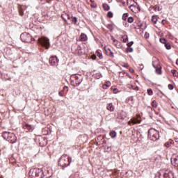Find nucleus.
Listing matches in <instances>:
<instances>
[{
	"label": "nucleus",
	"mask_w": 178,
	"mask_h": 178,
	"mask_svg": "<svg viewBox=\"0 0 178 178\" xmlns=\"http://www.w3.org/2000/svg\"><path fill=\"white\" fill-rule=\"evenodd\" d=\"M70 163H72V157L67 154H63L58 161V166H60L63 169L70 166Z\"/></svg>",
	"instance_id": "f257e3e1"
},
{
	"label": "nucleus",
	"mask_w": 178,
	"mask_h": 178,
	"mask_svg": "<svg viewBox=\"0 0 178 178\" xmlns=\"http://www.w3.org/2000/svg\"><path fill=\"white\" fill-rule=\"evenodd\" d=\"M29 176L31 178H42L44 177V170L41 168H33L30 170Z\"/></svg>",
	"instance_id": "f03ea898"
},
{
	"label": "nucleus",
	"mask_w": 178,
	"mask_h": 178,
	"mask_svg": "<svg viewBox=\"0 0 178 178\" xmlns=\"http://www.w3.org/2000/svg\"><path fill=\"white\" fill-rule=\"evenodd\" d=\"M148 138L152 141H158L159 140V131L154 128L148 131Z\"/></svg>",
	"instance_id": "7ed1b4c3"
},
{
	"label": "nucleus",
	"mask_w": 178,
	"mask_h": 178,
	"mask_svg": "<svg viewBox=\"0 0 178 178\" xmlns=\"http://www.w3.org/2000/svg\"><path fill=\"white\" fill-rule=\"evenodd\" d=\"M71 84L73 87H79V85L83 82V77L81 75H72L70 77Z\"/></svg>",
	"instance_id": "20e7f679"
},
{
	"label": "nucleus",
	"mask_w": 178,
	"mask_h": 178,
	"mask_svg": "<svg viewBox=\"0 0 178 178\" xmlns=\"http://www.w3.org/2000/svg\"><path fill=\"white\" fill-rule=\"evenodd\" d=\"M20 39L23 42H31L33 41V37L30 33L25 32L21 34Z\"/></svg>",
	"instance_id": "39448f33"
},
{
	"label": "nucleus",
	"mask_w": 178,
	"mask_h": 178,
	"mask_svg": "<svg viewBox=\"0 0 178 178\" xmlns=\"http://www.w3.org/2000/svg\"><path fill=\"white\" fill-rule=\"evenodd\" d=\"M39 42L41 45L46 47V49H48L51 47V43H49V39L47 37H42L39 39Z\"/></svg>",
	"instance_id": "423d86ee"
},
{
	"label": "nucleus",
	"mask_w": 178,
	"mask_h": 178,
	"mask_svg": "<svg viewBox=\"0 0 178 178\" xmlns=\"http://www.w3.org/2000/svg\"><path fill=\"white\" fill-rule=\"evenodd\" d=\"M152 66L154 67L156 70V73L157 74H162V71L161 70V65H159V61L158 60H155L152 61Z\"/></svg>",
	"instance_id": "0eeeda50"
},
{
	"label": "nucleus",
	"mask_w": 178,
	"mask_h": 178,
	"mask_svg": "<svg viewBox=\"0 0 178 178\" xmlns=\"http://www.w3.org/2000/svg\"><path fill=\"white\" fill-rule=\"evenodd\" d=\"M49 63L51 66H58L59 59H58L56 56H52L49 58Z\"/></svg>",
	"instance_id": "6e6552de"
},
{
	"label": "nucleus",
	"mask_w": 178,
	"mask_h": 178,
	"mask_svg": "<svg viewBox=\"0 0 178 178\" xmlns=\"http://www.w3.org/2000/svg\"><path fill=\"white\" fill-rule=\"evenodd\" d=\"M17 140V138L16 137V135L13 133L10 134L8 138L7 139V141L8 143H10L11 144H15Z\"/></svg>",
	"instance_id": "1a4fd4ad"
},
{
	"label": "nucleus",
	"mask_w": 178,
	"mask_h": 178,
	"mask_svg": "<svg viewBox=\"0 0 178 178\" xmlns=\"http://www.w3.org/2000/svg\"><path fill=\"white\" fill-rule=\"evenodd\" d=\"M117 118L120 120H124L127 118V113L124 111H119Z\"/></svg>",
	"instance_id": "9d476101"
},
{
	"label": "nucleus",
	"mask_w": 178,
	"mask_h": 178,
	"mask_svg": "<svg viewBox=\"0 0 178 178\" xmlns=\"http://www.w3.org/2000/svg\"><path fill=\"white\" fill-rule=\"evenodd\" d=\"M171 163L173 166H178V155L174 154L171 158Z\"/></svg>",
	"instance_id": "9b49d317"
},
{
	"label": "nucleus",
	"mask_w": 178,
	"mask_h": 178,
	"mask_svg": "<svg viewBox=\"0 0 178 178\" xmlns=\"http://www.w3.org/2000/svg\"><path fill=\"white\" fill-rule=\"evenodd\" d=\"M23 129H24V130H28V131H33V130H34V126L31 125L27 123H24L23 124Z\"/></svg>",
	"instance_id": "f8f14e48"
},
{
	"label": "nucleus",
	"mask_w": 178,
	"mask_h": 178,
	"mask_svg": "<svg viewBox=\"0 0 178 178\" xmlns=\"http://www.w3.org/2000/svg\"><path fill=\"white\" fill-rule=\"evenodd\" d=\"M163 176L165 178H175L173 172L170 170H165V172L163 174Z\"/></svg>",
	"instance_id": "ddd939ff"
},
{
	"label": "nucleus",
	"mask_w": 178,
	"mask_h": 178,
	"mask_svg": "<svg viewBox=\"0 0 178 178\" xmlns=\"http://www.w3.org/2000/svg\"><path fill=\"white\" fill-rule=\"evenodd\" d=\"M137 123H141V121L137 118H131V120L128 122L129 126H131V124H137Z\"/></svg>",
	"instance_id": "4468645a"
},
{
	"label": "nucleus",
	"mask_w": 178,
	"mask_h": 178,
	"mask_svg": "<svg viewBox=\"0 0 178 178\" xmlns=\"http://www.w3.org/2000/svg\"><path fill=\"white\" fill-rule=\"evenodd\" d=\"M42 170H43V177L44 176H46V178L51 177V173L49 169L48 168L45 169L44 168H42Z\"/></svg>",
	"instance_id": "2eb2a0df"
},
{
	"label": "nucleus",
	"mask_w": 178,
	"mask_h": 178,
	"mask_svg": "<svg viewBox=\"0 0 178 178\" xmlns=\"http://www.w3.org/2000/svg\"><path fill=\"white\" fill-rule=\"evenodd\" d=\"M39 144L41 147H45L48 144V140L45 138H42L39 140Z\"/></svg>",
	"instance_id": "dca6fc26"
},
{
	"label": "nucleus",
	"mask_w": 178,
	"mask_h": 178,
	"mask_svg": "<svg viewBox=\"0 0 178 178\" xmlns=\"http://www.w3.org/2000/svg\"><path fill=\"white\" fill-rule=\"evenodd\" d=\"M88 40V38L87 37V35L85 33H81L79 37V41H87Z\"/></svg>",
	"instance_id": "f3484780"
},
{
	"label": "nucleus",
	"mask_w": 178,
	"mask_h": 178,
	"mask_svg": "<svg viewBox=\"0 0 178 178\" xmlns=\"http://www.w3.org/2000/svg\"><path fill=\"white\" fill-rule=\"evenodd\" d=\"M10 132H8V131H4L2 134V137L3 138H4L5 140H8V138H9V136L10 135Z\"/></svg>",
	"instance_id": "a211bd4d"
},
{
	"label": "nucleus",
	"mask_w": 178,
	"mask_h": 178,
	"mask_svg": "<svg viewBox=\"0 0 178 178\" xmlns=\"http://www.w3.org/2000/svg\"><path fill=\"white\" fill-rule=\"evenodd\" d=\"M61 17L64 19V22H67L66 19H67V20H70V15L66 13L61 15Z\"/></svg>",
	"instance_id": "6ab92c4d"
},
{
	"label": "nucleus",
	"mask_w": 178,
	"mask_h": 178,
	"mask_svg": "<svg viewBox=\"0 0 178 178\" xmlns=\"http://www.w3.org/2000/svg\"><path fill=\"white\" fill-rule=\"evenodd\" d=\"M107 109L108 111H110V112H113V111H115V107H113V104L112 103L108 104V105L107 106Z\"/></svg>",
	"instance_id": "aec40b11"
},
{
	"label": "nucleus",
	"mask_w": 178,
	"mask_h": 178,
	"mask_svg": "<svg viewBox=\"0 0 178 178\" xmlns=\"http://www.w3.org/2000/svg\"><path fill=\"white\" fill-rule=\"evenodd\" d=\"M97 54V56H98V58H99V59H103L104 56H102V51L101 50H97L96 51Z\"/></svg>",
	"instance_id": "412c9836"
},
{
	"label": "nucleus",
	"mask_w": 178,
	"mask_h": 178,
	"mask_svg": "<svg viewBox=\"0 0 178 178\" xmlns=\"http://www.w3.org/2000/svg\"><path fill=\"white\" fill-rule=\"evenodd\" d=\"M158 19H159L158 15H153L152 17V22H153V23H154V24H156V22H158Z\"/></svg>",
	"instance_id": "4be33fe9"
},
{
	"label": "nucleus",
	"mask_w": 178,
	"mask_h": 178,
	"mask_svg": "<svg viewBox=\"0 0 178 178\" xmlns=\"http://www.w3.org/2000/svg\"><path fill=\"white\" fill-rule=\"evenodd\" d=\"M71 23L74 24H77V17H70Z\"/></svg>",
	"instance_id": "5701e85b"
},
{
	"label": "nucleus",
	"mask_w": 178,
	"mask_h": 178,
	"mask_svg": "<svg viewBox=\"0 0 178 178\" xmlns=\"http://www.w3.org/2000/svg\"><path fill=\"white\" fill-rule=\"evenodd\" d=\"M103 9L106 11H108L109 10V9H111V7L109 6L108 4H106V3H104L103 4Z\"/></svg>",
	"instance_id": "b1692460"
},
{
	"label": "nucleus",
	"mask_w": 178,
	"mask_h": 178,
	"mask_svg": "<svg viewBox=\"0 0 178 178\" xmlns=\"http://www.w3.org/2000/svg\"><path fill=\"white\" fill-rule=\"evenodd\" d=\"M116 131H111L109 134L111 138H115V137H116Z\"/></svg>",
	"instance_id": "393cba45"
},
{
	"label": "nucleus",
	"mask_w": 178,
	"mask_h": 178,
	"mask_svg": "<svg viewBox=\"0 0 178 178\" xmlns=\"http://www.w3.org/2000/svg\"><path fill=\"white\" fill-rule=\"evenodd\" d=\"M122 39L123 42H127V41H129V38L127 37V35L122 36Z\"/></svg>",
	"instance_id": "a878e982"
},
{
	"label": "nucleus",
	"mask_w": 178,
	"mask_h": 178,
	"mask_svg": "<svg viewBox=\"0 0 178 178\" xmlns=\"http://www.w3.org/2000/svg\"><path fill=\"white\" fill-rule=\"evenodd\" d=\"M127 17H129V13H124L122 15V20H127Z\"/></svg>",
	"instance_id": "bb28decb"
},
{
	"label": "nucleus",
	"mask_w": 178,
	"mask_h": 178,
	"mask_svg": "<svg viewBox=\"0 0 178 178\" xmlns=\"http://www.w3.org/2000/svg\"><path fill=\"white\" fill-rule=\"evenodd\" d=\"M128 23H133L134 22V18L133 17H129L127 18Z\"/></svg>",
	"instance_id": "cd10ccee"
},
{
	"label": "nucleus",
	"mask_w": 178,
	"mask_h": 178,
	"mask_svg": "<svg viewBox=\"0 0 178 178\" xmlns=\"http://www.w3.org/2000/svg\"><path fill=\"white\" fill-rule=\"evenodd\" d=\"M108 51L110 52L108 54V56H111V58H114V55H113V52L112 50H111V49H108Z\"/></svg>",
	"instance_id": "c85d7f7f"
},
{
	"label": "nucleus",
	"mask_w": 178,
	"mask_h": 178,
	"mask_svg": "<svg viewBox=\"0 0 178 178\" xmlns=\"http://www.w3.org/2000/svg\"><path fill=\"white\" fill-rule=\"evenodd\" d=\"M152 106L153 108H156V107L158 106V104H156V101L153 100V101L152 102Z\"/></svg>",
	"instance_id": "c756f323"
},
{
	"label": "nucleus",
	"mask_w": 178,
	"mask_h": 178,
	"mask_svg": "<svg viewBox=\"0 0 178 178\" xmlns=\"http://www.w3.org/2000/svg\"><path fill=\"white\" fill-rule=\"evenodd\" d=\"M147 92L148 95H154V91H152V89H147Z\"/></svg>",
	"instance_id": "7c9ffc66"
},
{
	"label": "nucleus",
	"mask_w": 178,
	"mask_h": 178,
	"mask_svg": "<svg viewBox=\"0 0 178 178\" xmlns=\"http://www.w3.org/2000/svg\"><path fill=\"white\" fill-rule=\"evenodd\" d=\"M113 45H115L116 48H119L120 47V42L117 40V42H113Z\"/></svg>",
	"instance_id": "2f4dec72"
},
{
	"label": "nucleus",
	"mask_w": 178,
	"mask_h": 178,
	"mask_svg": "<svg viewBox=\"0 0 178 178\" xmlns=\"http://www.w3.org/2000/svg\"><path fill=\"white\" fill-rule=\"evenodd\" d=\"M160 42H161V44H164V45L167 43L166 39L165 38H160Z\"/></svg>",
	"instance_id": "473e14b6"
},
{
	"label": "nucleus",
	"mask_w": 178,
	"mask_h": 178,
	"mask_svg": "<svg viewBox=\"0 0 178 178\" xmlns=\"http://www.w3.org/2000/svg\"><path fill=\"white\" fill-rule=\"evenodd\" d=\"M108 87H111V82H106L104 85V88H108Z\"/></svg>",
	"instance_id": "72a5a7b5"
},
{
	"label": "nucleus",
	"mask_w": 178,
	"mask_h": 178,
	"mask_svg": "<svg viewBox=\"0 0 178 178\" xmlns=\"http://www.w3.org/2000/svg\"><path fill=\"white\" fill-rule=\"evenodd\" d=\"M165 47L166 48V49H171L172 47L170 46V43H165Z\"/></svg>",
	"instance_id": "f704fd0d"
},
{
	"label": "nucleus",
	"mask_w": 178,
	"mask_h": 178,
	"mask_svg": "<svg viewBox=\"0 0 178 178\" xmlns=\"http://www.w3.org/2000/svg\"><path fill=\"white\" fill-rule=\"evenodd\" d=\"M121 66H122V67H129V64L127 63H121Z\"/></svg>",
	"instance_id": "c9c22d12"
},
{
	"label": "nucleus",
	"mask_w": 178,
	"mask_h": 178,
	"mask_svg": "<svg viewBox=\"0 0 178 178\" xmlns=\"http://www.w3.org/2000/svg\"><path fill=\"white\" fill-rule=\"evenodd\" d=\"M129 9L132 11V12H134V9H136V6H134V5H131L130 6H129Z\"/></svg>",
	"instance_id": "e433bc0d"
},
{
	"label": "nucleus",
	"mask_w": 178,
	"mask_h": 178,
	"mask_svg": "<svg viewBox=\"0 0 178 178\" xmlns=\"http://www.w3.org/2000/svg\"><path fill=\"white\" fill-rule=\"evenodd\" d=\"M107 16H108V17H113V13L109 11V12L107 13Z\"/></svg>",
	"instance_id": "4c0bfd02"
},
{
	"label": "nucleus",
	"mask_w": 178,
	"mask_h": 178,
	"mask_svg": "<svg viewBox=\"0 0 178 178\" xmlns=\"http://www.w3.org/2000/svg\"><path fill=\"white\" fill-rule=\"evenodd\" d=\"M172 73L174 77H177V71H176V70H172Z\"/></svg>",
	"instance_id": "58836bf2"
},
{
	"label": "nucleus",
	"mask_w": 178,
	"mask_h": 178,
	"mask_svg": "<svg viewBox=\"0 0 178 178\" xmlns=\"http://www.w3.org/2000/svg\"><path fill=\"white\" fill-rule=\"evenodd\" d=\"M127 52H133V47H127Z\"/></svg>",
	"instance_id": "ea45409f"
},
{
	"label": "nucleus",
	"mask_w": 178,
	"mask_h": 178,
	"mask_svg": "<svg viewBox=\"0 0 178 178\" xmlns=\"http://www.w3.org/2000/svg\"><path fill=\"white\" fill-rule=\"evenodd\" d=\"M133 44H134V42L131 41V42H128L127 44V45L128 47H131V45H133Z\"/></svg>",
	"instance_id": "a19ab883"
},
{
	"label": "nucleus",
	"mask_w": 178,
	"mask_h": 178,
	"mask_svg": "<svg viewBox=\"0 0 178 178\" xmlns=\"http://www.w3.org/2000/svg\"><path fill=\"white\" fill-rule=\"evenodd\" d=\"M111 38L113 42H118V40L115 39V38L113 35H111Z\"/></svg>",
	"instance_id": "79ce46f5"
},
{
	"label": "nucleus",
	"mask_w": 178,
	"mask_h": 178,
	"mask_svg": "<svg viewBox=\"0 0 178 178\" xmlns=\"http://www.w3.org/2000/svg\"><path fill=\"white\" fill-rule=\"evenodd\" d=\"M139 69H140V70H143V69H144V65L139 64Z\"/></svg>",
	"instance_id": "37998d69"
},
{
	"label": "nucleus",
	"mask_w": 178,
	"mask_h": 178,
	"mask_svg": "<svg viewBox=\"0 0 178 178\" xmlns=\"http://www.w3.org/2000/svg\"><path fill=\"white\" fill-rule=\"evenodd\" d=\"M173 88H174L173 85H172V84L168 85V89L169 90H173Z\"/></svg>",
	"instance_id": "c03bdc74"
},
{
	"label": "nucleus",
	"mask_w": 178,
	"mask_h": 178,
	"mask_svg": "<svg viewBox=\"0 0 178 178\" xmlns=\"http://www.w3.org/2000/svg\"><path fill=\"white\" fill-rule=\"evenodd\" d=\"M165 147H166L167 148H169V147H170V143H169V142H166V143H165Z\"/></svg>",
	"instance_id": "a18cd8bd"
},
{
	"label": "nucleus",
	"mask_w": 178,
	"mask_h": 178,
	"mask_svg": "<svg viewBox=\"0 0 178 178\" xmlns=\"http://www.w3.org/2000/svg\"><path fill=\"white\" fill-rule=\"evenodd\" d=\"M58 95H60V97H63V91L59 92Z\"/></svg>",
	"instance_id": "49530a36"
},
{
	"label": "nucleus",
	"mask_w": 178,
	"mask_h": 178,
	"mask_svg": "<svg viewBox=\"0 0 178 178\" xmlns=\"http://www.w3.org/2000/svg\"><path fill=\"white\" fill-rule=\"evenodd\" d=\"M113 92L114 94H118V89L114 88L113 90Z\"/></svg>",
	"instance_id": "de8ad7c7"
},
{
	"label": "nucleus",
	"mask_w": 178,
	"mask_h": 178,
	"mask_svg": "<svg viewBox=\"0 0 178 178\" xmlns=\"http://www.w3.org/2000/svg\"><path fill=\"white\" fill-rule=\"evenodd\" d=\"M145 38H148V37H149V33H145Z\"/></svg>",
	"instance_id": "09e8293b"
},
{
	"label": "nucleus",
	"mask_w": 178,
	"mask_h": 178,
	"mask_svg": "<svg viewBox=\"0 0 178 178\" xmlns=\"http://www.w3.org/2000/svg\"><path fill=\"white\" fill-rule=\"evenodd\" d=\"M90 6L91 8H97V4H91Z\"/></svg>",
	"instance_id": "8fccbe9b"
},
{
	"label": "nucleus",
	"mask_w": 178,
	"mask_h": 178,
	"mask_svg": "<svg viewBox=\"0 0 178 178\" xmlns=\"http://www.w3.org/2000/svg\"><path fill=\"white\" fill-rule=\"evenodd\" d=\"M97 79H101V77H102V74H97Z\"/></svg>",
	"instance_id": "3c124183"
},
{
	"label": "nucleus",
	"mask_w": 178,
	"mask_h": 178,
	"mask_svg": "<svg viewBox=\"0 0 178 178\" xmlns=\"http://www.w3.org/2000/svg\"><path fill=\"white\" fill-rule=\"evenodd\" d=\"M152 9L154 10V12H156V10H157V7H156V6H154L153 8H152Z\"/></svg>",
	"instance_id": "603ef678"
},
{
	"label": "nucleus",
	"mask_w": 178,
	"mask_h": 178,
	"mask_svg": "<svg viewBox=\"0 0 178 178\" xmlns=\"http://www.w3.org/2000/svg\"><path fill=\"white\" fill-rule=\"evenodd\" d=\"M63 90H66V91H68L69 87H67V86H64Z\"/></svg>",
	"instance_id": "864d4df0"
},
{
	"label": "nucleus",
	"mask_w": 178,
	"mask_h": 178,
	"mask_svg": "<svg viewBox=\"0 0 178 178\" xmlns=\"http://www.w3.org/2000/svg\"><path fill=\"white\" fill-rule=\"evenodd\" d=\"M129 72H130L131 73H134V70H133V68H130V69H129Z\"/></svg>",
	"instance_id": "5fc2aeb1"
},
{
	"label": "nucleus",
	"mask_w": 178,
	"mask_h": 178,
	"mask_svg": "<svg viewBox=\"0 0 178 178\" xmlns=\"http://www.w3.org/2000/svg\"><path fill=\"white\" fill-rule=\"evenodd\" d=\"M19 15H20V16H23L24 13H23V11H22V10H20V11H19Z\"/></svg>",
	"instance_id": "6e6d98bb"
},
{
	"label": "nucleus",
	"mask_w": 178,
	"mask_h": 178,
	"mask_svg": "<svg viewBox=\"0 0 178 178\" xmlns=\"http://www.w3.org/2000/svg\"><path fill=\"white\" fill-rule=\"evenodd\" d=\"M164 22H165V19H163V20L161 21L162 24H164Z\"/></svg>",
	"instance_id": "4d7b16f0"
},
{
	"label": "nucleus",
	"mask_w": 178,
	"mask_h": 178,
	"mask_svg": "<svg viewBox=\"0 0 178 178\" xmlns=\"http://www.w3.org/2000/svg\"><path fill=\"white\" fill-rule=\"evenodd\" d=\"M139 27H143V24H140L139 25Z\"/></svg>",
	"instance_id": "13d9d810"
},
{
	"label": "nucleus",
	"mask_w": 178,
	"mask_h": 178,
	"mask_svg": "<svg viewBox=\"0 0 178 178\" xmlns=\"http://www.w3.org/2000/svg\"><path fill=\"white\" fill-rule=\"evenodd\" d=\"M161 10V8L158 7V11L159 12Z\"/></svg>",
	"instance_id": "bf43d9fd"
},
{
	"label": "nucleus",
	"mask_w": 178,
	"mask_h": 178,
	"mask_svg": "<svg viewBox=\"0 0 178 178\" xmlns=\"http://www.w3.org/2000/svg\"><path fill=\"white\" fill-rule=\"evenodd\" d=\"M151 9H152V7H150L149 10H151Z\"/></svg>",
	"instance_id": "052dcab7"
},
{
	"label": "nucleus",
	"mask_w": 178,
	"mask_h": 178,
	"mask_svg": "<svg viewBox=\"0 0 178 178\" xmlns=\"http://www.w3.org/2000/svg\"><path fill=\"white\" fill-rule=\"evenodd\" d=\"M136 90H138V87H136Z\"/></svg>",
	"instance_id": "680f3d73"
},
{
	"label": "nucleus",
	"mask_w": 178,
	"mask_h": 178,
	"mask_svg": "<svg viewBox=\"0 0 178 178\" xmlns=\"http://www.w3.org/2000/svg\"><path fill=\"white\" fill-rule=\"evenodd\" d=\"M109 27H112V25H108Z\"/></svg>",
	"instance_id": "e2e57ef3"
},
{
	"label": "nucleus",
	"mask_w": 178,
	"mask_h": 178,
	"mask_svg": "<svg viewBox=\"0 0 178 178\" xmlns=\"http://www.w3.org/2000/svg\"><path fill=\"white\" fill-rule=\"evenodd\" d=\"M161 94L162 95H163V93L162 92H161Z\"/></svg>",
	"instance_id": "0e129e2a"
},
{
	"label": "nucleus",
	"mask_w": 178,
	"mask_h": 178,
	"mask_svg": "<svg viewBox=\"0 0 178 178\" xmlns=\"http://www.w3.org/2000/svg\"><path fill=\"white\" fill-rule=\"evenodd\" d=\"M125 26H127V23H125Z\"/></svg>",
	"instance_id": "69168bd1"
},
{
	"label": "nucleus",
	"mask_w": 178,
	"mask_h": 178,
	"mask_svg": "<svg viewBox=\"0 0 178 178\" xmlns=\"http://www.w3.org/2000/svg\"><path fill=\"white\" fill-rule=\"evenodd\" d=\"M105 51H106V49H105Z\"/></svg>",
	"instance_id": "338daca9"
}]
</instances>
